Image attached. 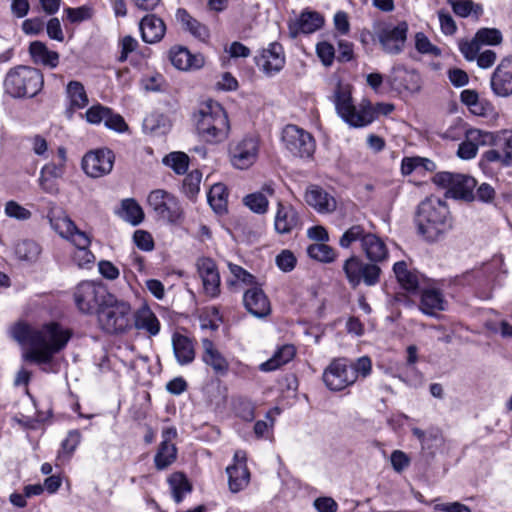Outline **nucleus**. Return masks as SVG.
Listing matches in <instances>:
<instances>
[{"label":"nucleus","instance_id":"f257e3e1","mask_svg":"<svg viewBox=\"0 0 512 512\" xmlns=\"http://www.w3.org/2000/svg\"><path fill=\"white\" fill-rule=\"evenodd\" d=\"M10 336L21 345H28L23 359L36 365H48L55 354L65 348L71 332L58 323L34 327L25 322L15 323L9 330Z\"/></svg>","mask_w":512,"mask_h":512},{"label":"nucleus","instance_id":"f03ea898","mask_svg":"<svg viewBox=\"0 0 512 512\" xmlns=\"http://www.w3.org/2000/svg\"><path fill=\"white\" fill-rule=\"evenodd\" d=\"M415 221L419 234L429 242L437 241L452 228L447 205L433 194L419 204Z\"/></svg>","mask_w":512,"mask_h":512},{"label":"nucleus","instance_id":"7ed1b4c3","mask_svg":"<svg viewBox=\"0 0 512 512\" xmlns=\"http://www.w3.org/2000/svg\"><path fill=\"white\" fill-rule=\"evenodd\" d=\"M196 130L200 140L216 144L224 141L229 134L230 124L224 108L216 101L208 99L199 105Z\"/></svg>","mask_w":512,"mask_h":512},{"label":"nucleus","instance_id":"20e7f679","mask_svg":"<svg viewBox=\"0 0 512 512\" xmlns=\"http://www.w3.org/2000/svg\"><path fill=\"white\" fill-rule=\"evenodd\" d=\"M44 77L35 67L18 65L11 68L4 79V90L13 98L36 96L43 87Z\"/></svg>","mask_w":512,"mask_h":512},{"label":"nucleus","instance_id":"39448f33","mask_svg":"<svg viewBox=\"0 0 512 512\" xmlns=\"http://www.w3.org/2000/svg\"><path fill=\"white\" fill-rule=\"evenodd\" d=\"M101 328L109 334H118L131 327V307L127 302L109 300L98 311Z\"/></svg>","mask_w":512,"mask_h":512},{"label":"nucleus","instance_id":"423d86ee","mask_svg":"<svg viewBox=\"0 0 512 512\" xmlns=\"http://www.w3.org/2000/svg\"><path fill=\"white\" fill-rule=\"evenodd\" d=\"M343 273L348 284L357 288L360 284L368 287L375 286L380 281L381 269L379 265L365 262L358 255H351L342 265Z\"/></svg>","mask_w":512,"mask_h":512},{"label":"nucleus","instance_id":"0eeeda50","mask_svg":"<svg viewBox=\"0 0 512 512\" xmlns=\"http://www.w3.org/2000/svg\"><path fill=\"white\" fill-rule=\"evenodd\" d=\"M335 106L341 118L352 127H364L372 123L376 112L370 105L357 109L348 91L339 88L335 92Z\"/></svg>","mask_w":512,"mask_h":512},{"label":"nucleus","instance_id":"6e6552de","mask_svg":"<svg viewBox=\"0 0 512 512\" xmlns=\"http://www.w3.org/2000/svg\"><path fill=\"white\" fill-rule=\"evenodd\" d=\"M281 141L285 150L296 158L310 159L316 149L312 134L294 124H288L282 129Z\"/></svg>","mask_w":512,"mask_h":512},{"label":"nucleus","instance_id":"1a4fd4ad","mask_svg":"<svg viewBox=\"0 0 512 512\" xmlns=\"http://www.w3.org/2000/svg\"><path fill=\"white\" fill-rule=\"evenodd\" d=\"M74 300L81 312L93 313L98 312L109 300H113V295L101 284L84 281L76 287Z\"/></svg>","mask_w":512,"mask_h":512},{"label":"nucleus","instance_id":"9d476101","mask_svg":"<svg viewBox=\"0 0 512 512\" xmlns=\"http://www.w3.org/2000/svg\"><path fill=\"white\" fill-rule=\"evenodd\" d=\"M323 381L331 391H341L355 383V373L349 369V360L338 358L331 361L323 372Z\"/></svg>","mask_w":512,"mask_h":512},{"label":"nucleus","instance_id":"9b49d317","mask_svg":"<svg viewBox=\"0 0 512 512\" xmlns=\"http://www.w3.org/2000/svg\"><path fill=\"white\" fill-rule=\"evenodd\" d=\"M197 273L201 280V293L209 298L214 299L221 292V277L215 261L209 257H201L196 263Z\"/></svg>","mask_w":512,"mask_h":512},{"label":"nucleus","instance_id":"f8f14e48","mask_svg":"<svg viewBox=\"0 0 512 512\" xmlns=\"http://www.w3.org/2000/svg\"><path fill=\"white\" fill-rule=\"evenodd\" d=\"M115 155L108 148L87 152L82 159V169L91 178H99L109 174L114 165Z\"/></svg>","mask_w":512,"mask_h":512},{"label":"nucleus","instance_id":"ddd939ff","mask_svg":"<svg viewBox=\"0 0 512 512\" xmlns=\"http://www.w3.org/2000/svg\"><path fill=\"white\" fill-rule=\"evenodd\" d=\"M259 143L253 137H245L229 146V158L232 166L244 170L251 167L257 160Z\"/></svg>","mask_w":512,"mask_h":512},{"label":"nucleus","instance_id":"4468645a","mask_svg":"<svg viewBox=\"0 0 512 512\" xmlns=\"http://www.w3.org/2000/svg\"><path fill=\"white\" fill-rule=\"evenodd\" d=\"M436 188L446 192H473L477 186V180L467 174L442 171L432 177Z\"/></svg>","mask_w":512,"mask_h":512},{"label":"nucleus","instance_id":"2eb2a0df","mask_svg":"<svg viewBox=\"0 0 512 512\" xmlns=\"http://www.w3.org/2000/svg\"><path fill=\"white\" fill-rule=\"evenodd\" d=\"M408 25L401 22L397 26H386L378 32V40L386 53L399 54L407 38Z\"/></svg>","mask_w":512,"mask_h":512},{"label":"nucleus","instance_id":"dca6fc26","mask_svg":"<svg viewBox=\"0 0 512 512\" xmlns=\"http://www.w3.org/2000/svg\"><path fill=\"white\" fill-rule=\"evenodd\" d=\"M85 117L90 124L104 123L107 128L117 132H124L128 129L121 115L114 113L110 108L101 104L91 106L86 111Z\"/></svg>","mask_w":512,"mask_h":512},{"label":"nucleus","instance_id":"f3484780","mask_svg":"<svg viewBox=\"0 0 512 512\" xmlns=\"http://www.w3.org/2000/svg\"><path fill=\"white\" fill-rule=\"evenodd\" d=\"M229 489L233 493L243 490L250 481V473L246 465V452L238 450L234 454V464L226 468Z\"/></svg>","mask_w":512,"mask_h":512},{"label":"nucleus","instance_id":"a211bd4d","mask_svg":"<svg viewBox=\"0 0 512 512\" xmlns=\"http://www.w3.org/2000/svg\"><path fill=\"white\" fill-rule=\"evenodd\" d=\"M482 155L486 162H499L504 166L512 165V131L502 130L498 132L495 146Z\"/></svg>","mask_w":512,"mask_h":512},{"label":"nucleus","instance_id":"6ab92c4d","mask_svg":"<svg viewBox=\"0 0 512 512\" xmlns=\"http://www.w3.org/2000/svg\"><path fill=\"white\" fill-rule=\"evenodd\" d=\"M256 65L267 75L279 72L285 64V56L281 44L271 43L255 58Z\"/></svg>","mask_w":512,"mask_h":512},{"label":"nucleus","instance_id":"aec40b11","mask_svg":"<svg viewBox=\"0 0 512 512\" xmlns=\"http://www.w3.org/2000/svg\"><path fill=\"white\" fill-rule=\"evenodd\" d=\"M245 309L256 318H265L271 313V304L264 291L253 286L243 294Z\"/></svg>","mask_w":512,"mask_h":512},{"label":"nucleus","instance_id":"412c9836","mask_svg":"<svg viewBox=\"0 0 512 512\" xmlns=\"http://www.w3.org/2000/svg\"><path fill=\"white\" fill-rule=\"evenodd\" d=\"M491 87L498 96L512 94V57L504 58L497 66L491 78Z\"/></svg>","mask_w":512,"mask_h":512},{"label":"nucleus","instance_id":"4be33fe9","mask_svg":"<svg viewBox=\"0 0 512 512\" xmlns=\"http://www.w3.org/2000/svg\"><path fill=\"white\" fill-rule=\"evenodd\" d=\"M390 80L394 88L400 92L414 93L421 88L420 75L416 71L408 70L403 66L393 68Z\"/></svg>","mask_w":512,"mask_h":512},{"label":"nucleus","instance_id":"5701e85b","mask_svg":"<svg viewBox=\"0 0 512 512\" xmlns=\"http://www.w3.org/2000/svg\"><path fill=\"white\" fill-rule=\"evenodd\" d=\"M302 222L298 212L291 206L278 203V209L275 216L274 227L279 234H288L295 229H299Z\"/></svg>","mask_w":512,"mask_h":512},{"label":"nucleus","instance_id":"b1692460","mask_svg":"<svg viewBox=\"0 0 512 512\" xmlns=\"http://www.w3.org/2000/svg\"><path fill=\"white\" fill-rule=\"evenodd\" d=\"M446 305L447 301L440 290L434 287H427L421 290L419 308L424 314L435 316L437 312L444 311Z\"/></svg>","mask_w":512,"mask_h":512},{"label":"nucleus","instance_id":"393cba45","mask_svg":"<svg viewBox=\"0 0 512 512\" xmlns=\"http://www.w3.org/2000/svg\"><path fill=\"white\" fill-rule=\"evenodd\" d=\"M139 28L143 41L149 44L159 42L164 37L166 31L163 20L154 14L143 17Z\"/></svg>","mask_w":512,"mask_h":512},{"label":"nucleus","instance_id":"a878e982","mask_svg":"<svg viewBox=\"0 0 512 512\" xmlns=\"http://www.w3.org/2000/svg\"><path fill=\"white\" fill-rule=\"evenodd\" d=\"M29 54L33 63L36 65H42L44 67L54 69L59 64V53L50 50L47 45L41 41H33L30 43Z\"/></svg>","mask_w":512,"mask_h":512},{"label":"nucleus","instance_id":"bb28decb","mask_svg":"<svg viewBox=\"0 0 512 512\" xmlns=\"http://www.w3.org/2000/svg\"><path fill=\"white\" fill-rule=\"evenodd\" d=\"M373 234V232L367 230L363 225L353 224L343 232L339 238L338 244L343 249H349L355 243H359L361 250H363L365 244L369 242L368 239H370Z\"/></svg>","mask_w":512,"mask_h":512},{"label":"nucleus","instance_id":"cd10ccee","mask_svg":"<svg viewBox=\"0 0 512 512\" xmlns=\"http://www.w3.org/2000/svg\"><path fill=\"white\" fill-rule=\"evenodd\" d=\"M169 196L170 194H150L149 201L154 205V209L160 217L174 222L180 217L181 210Z\"/></svg>","mask_w":512,"mask_h":512},{"label":"nucleus","instance_id":"c85d7f7f","mask_svg":"<svg viewBox=\"0 0 512 512\" xmlns=\"http://www.w3.org/2000/svg\"><path fill=\"white\" fill-rule=\"evenodd\" d=\"M203 354L202 360L217 374H225L228 371L229 364L225 357L218 351L213 342L207 338L202 341Z\"/></svg>","mask_w":512,"mask_h":512},{"label":"nucleus","instance_id":"c756f323","mask_svg":"<svg viewBox=\"0 0 512 512\" xmlns=\"http://www.w3.org/2000/svg\"><path fill=\"white\" fill-rule=\"evenodd\" d=\"M322 25L323 18L319 13L303 12L293 24L289 25V30L291 36L296 37L299 33H313Z\"/></svg>","mask_w":512,"mask_h":512},{"label":"nucleus","instance_id":"7c9ffc66","mask_svg":"<svg viewBox=\"0 0 512 512\" xmlns=\"http://www.w3.org/2000/svg\"><path fill=\"white\" fill-rule=\"evenodd\" d=\"M397 281L408 292H416L420 287V275L408 269L405 261H398L393 266Z\"/></svg>","mask_w":512,"mask_h":512},{"label":"nucleus","instance_id":"2f4dec72","mask_svg":"<svg viewBox=\"0 0 512 512\" xmlns=\"http://www.w3.org/2000/svg\"><path fill=\"white\" fill-rule=\"evenodd\" d=\"M134 326L138 330H144L149 335L155 336L160 331V322L149 307L143 306L134 314Z\"/></svg>","mask_w":512,"mask_h":512},{"label":"nucleus","instance_id":"473e14b6","mask_svg":"<svg viewBox=\"0 0 512 512\" xmlns=\"http://www.w3.org/2000/svg\"><path fill=\"white\" fill-rule=\"evenodd\" d=\"M368 240L369 242L365 244V248L362 252L369 262L379 265L386 261L389 256V252L385 242L375 233Z\"/></svg>","mask_w":512,"mask_h":512},{"label":"nucleus","instance_id":"72a5a7b5","mask_svg":"<svg viewBox=\"0 0 512 512\" xmlns=\"http://www.w3.org/2000/svg\"><path fill=\"white\" fill-rule=\"evenodd\" d=\"M73 244L77 248L74 253L73 260L80 268H87L94 263L95 256L88 249L90 245V238L86 233H78Z\"/></svg>","mask_w":512,"mask_h":512},{"label":"nucleus","instance_id":"f704fd0d","mask_svg":"<svg viewBox=\"0 0 512 512\" xmlns=\"http://www.w3.org/2000/svg\"><path fill=\"white\" fill-rule=\"evenodd\" d=\"M66 96L69 101V111L83 109L89 103L83 84L79 81H70L66 86Z\"/></svg>","mask_w":512,"mask_h":512},{"label":"nucleus","instance_id":"c9c22d12","mask_svg":"<svg viewBox=\"0 0 512 512\" xmlns=\"http://www.w3.org/2000/svg\"><path fill=\"white\" fill-rule=\"evenodd\" d=\"M168 484L172 497L176 503H181L185 496L191 491L192 486L182 472H174L168 477Z\"/></svg>","mask_w":512,"mask_h":512},{"label":"nucleus","instance_id":"e433bc0d","mask_svg":"<svg viewBox=\"0 0 512 512\" xmlns=\"http://www.w3.org/2000/svg\"><path fill=\"white\" fill-rule=\"evenodd\" d=\"M177 459V448L174 443L160 442L154 456L155 468L159 471L166 470Z\"/></svg>","mask_w":512,"mask_h":512},{"label":"nucleus","instance_id":"4c0bfd02","mask_svg":"<svg viewBox=\"0 0 512 512\" xmlns=\"http://www.w3.org/2000/svg\"><path fill=\"white\" fill-rule=\"evenodd\" d=\"M305 201L320 214L334 212L338 204L331 194H305Z\"/></svg>","mask_w":512,"mask_h":512},{"label":"nucleus","instance_id":"58836bf2","mask_svg":"<svg viewBox=\"0 0 512 512\" xmlns=\"http://www.w3.org/2000/svg\"><path fill=\"white\" fill-rule=\"evenodd\" d=\"M168 58L177 70L188 71L192 67V53L185 46H172L168 51Z\"/></svg>","mask_w":512,"mask_h":512},{"label":"nucleus","instance_id":"ea45409f","mask_svg":"<svg viewBox=\"0 0 512 512\" xmlns=\"http://www.w3.org/2000/svg\"><path fill=\"white\" fill-rule=\"evenodd\" d=\"M295 355V348L293 345H284L279 348L272 358L263 362L260 369L264 372H269L278 369L282 365L288 363Z\"/></svg>","mask_w":512,"mask_h":512},{"label":"nucleus","instance_id":"a19ab883","mask_svg":"<svg viewBox=\"0 0 512 512\" xmlns=\"http://www.w3.org/2000/svg\"><path fill=\"white\" fill-rule=\"evenodd\" d=\"M50 224L52 228L65 239H69L74 242L75 237L78 233H84L79 230L74 222L67 216H58L50 218Z\"/></svg>","mask_w":512,"mask_h":512},{"label":"nucleus","instance_id":"79ce46f5","mask_svg":"<svg viewBox=\"0 0 512 512\" xmlns=\"http://www.w3.org/2000/svg\"><path fill=\"white\" fill-rule=\"evenodd\" d=\"M119 216L133 226L139 225L144 219V212L141 206L134 199L122 201Z\"/></svg>","mask_w":512,"mask_h":512},{"label":"nucleus","instance_id":"37998d69","mask_svg":"<svg viewBox=\"0 0 512 512\" xmlns=\"http://www.w3.org/2000/svg\"><path fill=\"white\" fill-rule=\"evenodd\" d=\"M173 350L177 361L184 365L192 361V341L181 334L173 336Z\"/></svg>","mask_w":512,"mask_h":512},{"label":"nucleus","instance_id":"c03bdc74","mask_svg":"<svg viewBox=\"0 0 512 512\" xmlns=\"http://www.w3.org/2000/svg\"><path fill=\"white\" fill-rule=\"evenodd\" d=\"M40 253V246L33 240H22L15 245V255L21 261L35 262Z\"/></svg>","mask_w":512,"mask_h":512},{"label":"nucleus","instance_id":"a18cd8bd","mask_svg":"<svg viewBox=\"0 0 512 512\" xmlns=\"http://www.w3.org/2000/svg\"><path fill=\"white\" fill-rule=\"evenodd\" d=\"M63 164L49 163L41 170L40 184L43 190H52L55 188V181L63 174Z\"/></svg>","mask_w":512,"mask_h":512},{"label":"nucleus","instance_id":"49530a36","mask_svg":"<svg viewBox=\"0 0 512 512\" xmlns=\"http://www.w3.org/2000/svg\"><path fill=\"white\" fill-rule=\"evenodd\" d=\"M190 163L189 156L180 151L171 152L163 158V164L170 167L176 174L187 172Z\"/></svg>","mask_w":512,"mask_h":512},{"label":"nucleus","instance_id":"de8ad7c7","mask_svg":"<svg viewBox=\"0 0 512 512\" xmlns=\"http://www.w3.org/2000/svg\"><path fill=\"white\" fill-rule=\"evenodd\" d=\"M307 253L310 258L323 263H331L337 257L335 250L326 243H315L309 245Z\"/></svg>","mask_w":512,"mask_h":512},{"label":"nucleus","instance_id":"09e8293b","mask_svg":"<svg viewBox=\"0 0 512 512\" xmlns=\"http://www.w3.org/2000/svg\"><path fill=\"white\" fill-rule=\"evenodd\" d=\"M452 7L453 12L462 18L468 17L472 12L479 16L483 9L479 4H474L471 0H447Z\"/></svg>","mask_w":512,"mask_h":512},{"label":"nucleus","instance_id":"8fccbe9b","mask_svg":"<svg viewBox=\"0 0 512 512\" xmlns=\"http://www.w3.org/2000/svg\"><path fill=\"white\" fill-rule=\"evenodd\" d=\"M143 129L151 135L164 134L167 131L166 119L159 114H150L143 121Z\"/></svg>","mask_w":512,"mask_h":512},{"label":"nucleus","instance_id":"3c124183","mask_svg":"<svg viewBox=\"0 0 512 512\" xmlns=\"http://www.w3.org/2000/svg\"><path fill=\"white\" fill-rule=\"evenodd\" d=\"M204 393L207 395L211 403L219 405L226 398V388L221 384L219 379L211 380L205 387Z\"/></svg>","mask_w":512,"mask_h":512},{"label":"nucleus","instance_id":"603ef678","mask_svg":"<svg viewBox=\"0 0 512 512\" xmlns=\"http://www.w3.org/2000/svg\"><path fill=\"white\" fill-rule=\"evenodd\" d=\"M243 203L252 212L264 214L268 210L269 202L264 194H246L243 198Z\"/></svg>","mask_w":512,"mask_h":512},{"label":"nucleus","instance_id":"864d4df0","mask_svg":"<svg viewBox=\"0 0 512 512\" xmlns=\"http://www.w3.org/2000/svg\"><path fill=\"white\" fill-rule=\"evenodd\" d=\"M475 37L480 45H498L502 42V34L496 28H481L477 31Z\"/></svg>","mask_w":512,"mask_h":512},{"label":"nucleus","instance_id":"5fc2aeb1","mask_svg":"<svg viewBox=\"0 0 512 512\" xmlns=\"http://www.w3.org/2000/svg\"><path fill=\"white\" fill-rule=\"evenodd\" d=\"M468 139L474 140L477 146H495L498 132H486L479 129H472L467 132Z\"/></svg>","mask_w":512,"mask_h":512},{"label":"nucleus","instance_id":"6e6d98bb","mask_svg":"<svg viewBox=\"0 0 512 512\" xmlns=\"http://www.w3.org/2000/svg\"><path fill=\"white\" fill-rule=\"evenodd\" d=\"M80 438L81 435L77 430L70 431L61 443V451H59L58 458H62L64 456L70 457L79 445Z\"/></svg>","mask_w":512,"mask_h":512},{"label":"nucleus","instance_id":"4d7b16f0","mask_svg":"<svg viewBox=\"0 0 512 512\" xmlns=\"http://www.w3.org/2000/svg\"><path fill=\"white\" fill-rule=\"evenodd\" d=\"M415 46L418 52L422 54L441 55V50L433 45L428 37L423 33H417L415 36Z\"/></svg>","mask_w":512,"mask_h":512},{"label":"nucleus","instance_id":"13d9d810","mask_svg":"<svg viewBox=\"0 0 512 512\" xmlns=\"http://www.w3.org/2000/svg\"><path fill=\"white\" fill-rule=\"evenodd\" d=\"M371 368V360L366 356L358 358L355 362L349 361V369H353L355 373V381L359 376H368L371 372Z\"/></svg>","mask_w":512,"mask_h":512},{"label":"nucleus","instance_id":"bf43d9fd","mask_svg":"<svg viewBox=\"0 0 512 512\" xmlns=\"http://www.w3.org/2000/svg\"><path fill=\"white\" fill-rule=\"evenodd\" d=\"M135 245L143 251H152L154 249V240L152 235L145 230H136L133 234Z\"/></svg>","mask_w":512,"mask_h":512},{"label":"nucleus","instance_id":"052dcab7","mask_svg":"<svg viewBox=\"0 0 512 512\" xmlns=\"http://www.w3.org/2000/svg\"><path fill=\"white\" fill-rule=\"evenodd\" d=\"M228 194H207V201L214 212L223 215L227 212Z\"/></svg>","mask_w":512,"mask_h":512},{"label":"nucleus","instance_id":"680f3d73","mask_svg":"<svg viewBox=\"0 0 512 512\" xmlns=\"http://www.w3.org/2000/svg\"><path fill=\"white\" fill-rule=\"evenodd\" d=\"M316 52L325 66H330L335 58V49L328 42H320L317 44Z\"/></svg>","mask_w":512,"mask_h":512},{"label":"nucleus","instance_id":"e2e57ef3","mask_svg":"<svg viewBox=\"0 0 512 512\" xmlns=\"http://www.w3.org/2000/svg\"><path fill=\"white\" fill-rule=\"evenodd\" d=\"M5 212L9 217H13L18 220H27L31 217V212L15 201L7 202Z\"/></svg>","mask_w":512,"mask_h":512},{"label":"nucleus","instance_id":"0e129e2a","mask_svg":"<svg viewBox=\"0 0 512 512\" xmlns=\"http://www.w3.org/2000/svg\"><path fill=\"white\" fill-rule=\"evenodd\" d=\"M459 49L465 59L472 61L477 57L480 51V43L477 41L476 37H474L472 41H460Z\"/></svg>","mask_w":512,"mask_h":512},{"label":"nucleus","instance_id":"69168bd1","mask_svg":"<svg viewBox=\"0 0 512 512\" xmlns=\"http://www.w3.org/2000/svg\"><path fill=\"white\" fill-rule=\"evenodd\" d=\"M276 263L279 269L284 272H289L294 269L296 258L291 251L284 250L276 257Z\"/></svg>","mask_w":512,"mask_h":512},{"label":"nucleus","instance_id":"338daca9","mask_svg":"<svg viewBox=\"0 0 512 512\" xmlns=\"http://www.w3.org/2000/svg\"><path fill=\"white\" fill-rule=\"evenodd\" d=\"M313 507L318 512H337L338 511L337 502L332 497H328V496H322V497L316 498L313 502Z\"/></svg>","mask_w":512,"mask_h":512},{"label":"nucleus","instance_id":"774afa93","mask_svg":"<svg viewBox=\"0 0 512 512\" xmlns=\"http://www.w3.org/2000/svg\"><path fill=\"white\" fill-rule=\"evenodd\" d=\"M478 146L474 140L468 139L459 144L457 155L461 159L469 160L476 156Z\"/></svg>","mask_w":512,"mask_h":512}]
</instances>
